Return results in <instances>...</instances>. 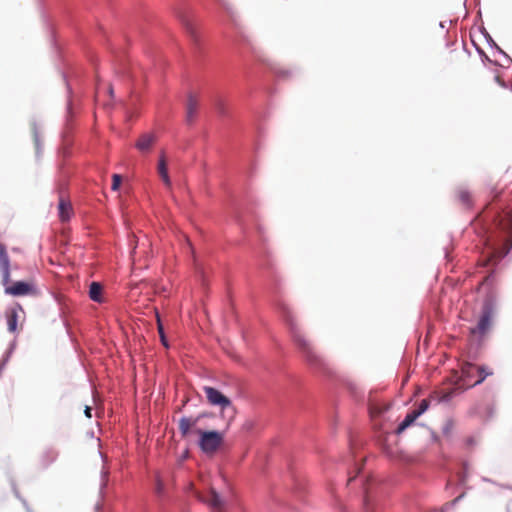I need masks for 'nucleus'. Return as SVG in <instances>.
<instances>
[{
    "instance_id": "6e6552de",
    "label": "nucleus",
    "mask_w": 512,
    "mask_h": 512,
    "mask_svg": "<svg viewBox=\"0 0 512 512\" xmlns=\"http://www.w3.org/2000/svg\"><path fill=\"white\" fill-rule=\"evenodd\" d=\"M181 23H182L186 33L190 37V39L195 44H197L199 42V33H198L197 25L194 22V20L192 18H190L189 16H182Z\"/></svg>"
},
{
    "instance_id": "6ab92c4d",
    "label": "nucleus",
    "mask_w": 512,
    "mask_h": 512,
    "mask_svg": "<svg viewBox=\"0 0 512 512\" xmlns=\"http://www.w3.org/2000/svg\"><path fill=\"white\" fill-rule=\"evenodd\" d=\"M457 198L465 206H469L471 204V194L465 189H460L457 192Z\"/></svg>"
},
{
    "instance_id": "473e14b6",
    "label": "nucleus",
    "mask_w": 512,
    "mask_h": 512,
    "mask_svg": "<svg viewBox=\"0 0 512 512\" xmlns=\"http://www.w3.org/2000/svg\"><path fill=\"white\" fill-rule=\"evenodd\" d=\"M461 497H462V495H461V496H459V497H457V498H455V499L452 501V503L454 504V503H455V502H457Z\"/></svg>"
},
{
    "instance_id": "c85d7f7f",
    "label": "nucleus",
    "mask_w": 512,
    "mask_h": 512,
    "mask_svg": "<svg viewBox=\"0 0 512 512\" xmlns=\"http://www.w3.org/2000/svg\"><path fill=\"white\" fill-rule=\"evenodd\" d=\"M91 411H92L91 407H89V406L85 407L84 413H85L86 417L91 418V416H92Z\"/></svg>"
},
{
    "instance_id": "f8f14e48",
    "label": "nucleus",
    "mask_w": 512,
    "mask_h": 512,
    "mask_svg": "<svg viewBox=\"0 0 512 512\" xmlns=\"http://www.w3.org/2000/svg\"><path fill=\"white\" fill-rule=\"evenodd\" d=\"M157 170H158V174L161 177L164 185L167 188H171L172 183H171L170 177L168 175L167 161H166V157H165L164 153H162L160 155Z\"/></svg>"
},
{
    "instance_id": "2eb2a0df",
    "label": "nucleus",
    "mask_w": 512,
    "mask_h": 512,
    "mask_svg": "<svg viewBox=\"0 0 512 512\" xmlns=\"http://www.w3.org/2000/svg\"><path fill=\"white\" fill-rule=\"evenodd\" d=\"M418 417H419V416H418L414 411H412V412L408 413V414L405 416L404 420L399 424V426H398V428H397L396 432H397L398 434H401L402 432H404V431H405L409 426H411V425L415 422V420H416Z\"/></svg>"
},
{
    "instance_id": "412c9836",
    "label": "nucleus",
    "mask_w": 512,
    "mask_h": 512,
    "mask_svg": "<svg viewBox=\"0 0 512 512\" xmlns=\"http://www.w3.org/2000/svg\"><path fill=\"white\" fill-rule=\"evenodd\" d=\"M454 428H455V421L453 419H447V420H445V422L443 424L442 432L445 436L449 437L453 433Z\"/></svg>"
},
{
    "instance_id": "9b49d317",
    "label": "nucleus",
    "mask_w": 512,
    "mask_h": 512,
    "mask_svg": "<svg viewBox=\"0 0 512 512\" xmlns=\"http://www.w3.org/2000/svg\"><path fill=\"white\" fill-rule=\"evenodd\" d=\"M156 141V137L152 133H145L141 135L135 143V147L140 152H148Z\"/></svg>"
},
{
    "instance_id": "a211bd4d",
    "label": "nucleus",
    "mask_w": 512,
    "mask_h": 512,
    "mask_svg": "<svg viewBox=\"0 0 512 512\" xmlns=\"http://www.w3.org/2000/svg\"><path fill=\"white\" fill-rule=\"evenodd\" d=\"M467 54L466 52L463 50V49H460V50H457V49H453L450 51V55H449V62L451 64H455L458 60L462 59V58H467Z\"/></svg>"
},
{
    "instance_id": "f257e3e1",
    "label": "nucleus",
    "mask_w": 512,
    "mask_h": 512,
    "mask_svg": "<svg viewBox=\"0 0 512 512\" xmlns=\"http://www.w3.org/2000/svg\"><path fill=\"white\" fill-rule=\"evenodd\" d=\"M495 308H496V296L491 291L487 294L482 310H481V316L477 322V325L475 327L470 328V334L482 338L484 337L490 330L492 326V320L495 314Z\"/></svg>"
},
{
    "instance_id": "c756f323",
    "label": "nucleus",
    "mask_w": 512,
    "mask_h": 512,
    "mask_svg": "<svg viewBox=\"0 0 512 512\" xmlns=\"http://www.w3.org/2000/svg\"><path fill=\"white\" fill-rule=\"evenodd\" d=\"M156 489H157L158 493H161L163 490V483L159 479L157 480V488Z\"/></svg>"
},
{
    "instance_id": "2f4dec72",
    "label": "nucleus",
    "mask_w": 512,
    "mask_h": 512,
    "mask_svg": "<svg viewBox=\"0 0 512 512\" xmlns=\"http://www.w3.org/2000/svg\"><path fill=\"white\" fill-rule=\"evenodd\" d=\"M495 80L502 86H504V82L501 80V77L499 75L495 76Z\"/></svg>"
},
{
    "instance_id": "9d476101",
    "label": "nucleus",
    "mask_w": 512,
    "mask_h": 512,
    "mask_svg": "<svg viewBox=\"0 0 512 512\" xmlns=\"http://www.w3.org/2000/svg\"><path fill=\"white\" fill-rule=\"evenodd\" d=\"M58 215L62 222L69 221L73 215V208L70 201L66 200L63 196L59 198Z\"/></svg>"
},
{
    "instance_id": "423d86ee",
    "label": "nucleus",
    "mask_w": 512,
    "mask_h": 512,
    "mask_svg": "<svg viewBox=\"0 0 512 512\" xmlns=\"http://www.w3.org/2000/svg\"><path fill=\"white\" fill-rule=\"evenodd\" d=\"M201 417L202 416L199 415L196 417H182L179 419L178 429L182 438L189 441L196 437L200 439L201 433L205 432L197 426Z\"/></svg>"
},
{
    "instance_id": "20e7f679",
    "label": "nucleus",
    "mask_w": 512,
    "mask_h": 512,
    "mask_svg": "<svg viewBox=\"0 0 512 512\" xmlns=\"http://www.w3.org/2000/svg\"><path fill=\"white\" fill-rule=\"evenodd\" d=\"M291 332H292V336H293L294 342L296 343L298 348L301 350V352L305 356L306 360L311 365H315V366L319 365L321 363L320 357L314 351L313 346L311 345L309 340H307L305 338V336L302 333V331L296 325H294L293 323H291Z\"/></svg>"
},
{
    "instance_id": "0eeeda50",
    "label": "nucleus",
    "mask_w": 512,
    "mask_h": 512,
    "mask_svg": "<svg viewBox=\"0 0 512 512\" xmlns=\"http://www.w3.org/2000/svg\"><path fill=\"white\" fill-rule=\"evenodd\" d=\"M203 391L210 405L220 407L221 410L233 408L231 400L218 389L211 386H204Z\"/></svg>"
},
{
    "instance_id": "f03ea898",
    "label": "nucleus",
    "mask_w": 512,
    "mask_h": 512,
    "mask_svg": "<svg viewBox=\"0 0 512 512\" xmlns=\"http://www.w3.org/2000/svg\"><path fill=\"white\" fill-rule=\"evenodd\" d=\"M0 270L2 272V284L5 286V293L12 296H24L35 293V287L32 283L18 281L12 285L10 282V271L8 258H0Z\"/></svg>"
},
{
    "instance_id": "aec40b11",
    "label": "nucleus",
    "mask_w": 512,
    "mask_h": 512,
    "mask_svg": "<svg viewBox=\"0 0 512 512\" xmlns=\"http://www.w3.org/2000/svg\"><path fill=\"white\" fill-rule=\"evenodd\" d=\"M462 375L469 378L476 372V366L469 362H464L461 366Z\"/></svg>"
},
{
    "instance_id": "39448f33",
    "label": "nucleus",
    "mask_w": 512,
    "mask_h": 512,
    "mask_svg": "<svg viewBox=\"0 0 512 512\" xmlns=\"http://www.w3.org/2000/svg\"><path fill=\"white\" fill-rule=\"evenodd\" d=\"M224 442V434L219 431H205L198 439L201 451L207 455H214Z\"/></svg>"
},
{
    "instance_id": "f3484780",
    "label": "nucleus",
    "mask_w": 512,
    "mask_h": 512,
    "mask_svg": "<svg viewBox=\"0 0 512 512\" xmlns=\"http://www.w3.org/2000/svg\"><path fill=\"white\" fill-rule=\"evenodd\" d=\"M476 373L479 375V379L476 380L471 386L481 384L487 376L493 374L491 370H486L483 366H476Z\"/></svg>"
},
{
    "instance_id": "393cba45",
    "label": "nucleus",
    "mask_w": 512,
    "mask_h": 512,
    "mask_svg": "<svg viewBox=\"0 0 512 512\" xmlns=\"http://www.w3.org/2000/svg\"><path fill=\"white\" fill-rule=\"evenodd\" d=\"M122 177L119 174H113L112 176V190L117 191L120 188Z\"/></svg>"
},
{
    "instance_id": "4be33fe9",
    "label": "nucleus",
    "mask_w": 512,
    "mask_h": 512,
    "mask_svg": "<svg viewBox=\"0 0 512 512\" xmlns=\"http://www.w3.org/2000/svg\"><path fill=\"white\" fill-rule=\"evenodd\" d=\"M56 458H57V453L53 450H49V451L45 452V454L43 456L42 463H43V465H48V464L52 463Z\"/></svg>"
},
{
    "instance_id": "bb28decb",
    "label": "nucleus",
    "mask_w": 512,
    "mask_h": 512,
    "mask_svg": "<svg viewBox=\"0 0 512 512\" xmlns=\"http://www.w3.org/2000/svg\"><path fill=\"white\" fill-rule=\"evenodd\" d=\"M157 322H158V331H159V335L161 337V341L162 343L167 346V343H166V339H165V336H164V331H163V326L160 322V318L157 317Z\"/></svg>"
},
{
    "instance_id": "ddd939ff",
    "label": "nucleus",
    "mask_w": 512,
    "mask_h": 512,
    "mask_svg": "<svg viewBox=\"0 0 512 512\" xmlns=\"http://www.w3.org/2000/svg\"><path fill=\"white\" fill-rule=\"evenodd\" d=\"M6 319L8 330L11 333H15L17 331L18 326V313L15 309H10L6 311Z\"/></svg>"
},
{
    "instance_id": "72a5a7b5",
    "label": "nucleus",
    "mask_w": 512,
    "mask_h": 512,
    "mask_svg": "<svg viewBox=\"0 0 512 512\" xmlns=\"http://www.w3.org/2000/svg\"><path fill=\"white\" fill-rule=\"evenodd\" d=\"M109 93H110V95H112V94H113V89H112V87H111V86L109 87Z\"/></svg>"
},
{
    "instance_id": "c9c22d12",
    "label": "nucleus",
    "mask_w": 512,
    "mask_h": 512,
    "mask_svg": "<svg viewBox=\"0 0 512 512\" xmlns=\"http://www.w3.org/2000/svg\"><path fill=\"white\" fill-rule=\"evenodd\" d=\"M353 478H354V477H350V478L348 479V482H351V481L353 480Z\"/></svg>"
},
{
    "instance_id": "dca6fc26",
    "label": "nucleus",
    "mask_w": 512,
    "mask_h": 512,
    "mask_svg": "<svg viewBox=\"0 0 512 512\" xmlns=\"http://www.w3.org/2000/svg\"><path fill=\"white\" fill-rule=\"evenodd\" d=\"M205 502L215 509H220L223 506V502L220 495L214 489L210 490V493L208 497L205 499Z\"/></svg>"
},
{
    "instance_id": "1a4fd4ad",
    "label": "nucleus",
    "mask_w": 512,
    "mask_h": 512,
    "mask_svg": "<svg viewBox=\"0 0 512 512\" xmlns=\"http://www.w3.org/2000/svg\"><path fill=\"white\" fill-rule=\"evenodd\" d=\"M199 101L193 94H189L186 102V121L192 123L196 118Z\"/></svg>"
},
{
    "instance_id": "f704fd0d",
    "label": "nucleus",
    "mask_w": 512,
    "mask_h": 512,
    "mask_svg": "<svg viewBox=\"0 0 512 512\" xmlns=\"http://www.w3.org/2000/svg\"><path fill=\"white\" fill-rule=\"evenodd\" d=\"M485 284V281H483L481 284H480V287H483Z\"/></svg>"
},
{
    "instance_id": "b1692460",
    "label": "nucleus",
    "mask_w": 512,
    "mask_h": 512,
    "mask_svg": "<svg viewBox=\"0 0 512 512\" xmlns=\"http://www.w3.org/2000/svg\"><path fill=\"white\" fill-rule=\"evenodd\" d=\"M457 389H451L450 391L443 392L438 398L439 402H446L449 401L453 395L456 393Z\"/></svg>"
},
{
    "instance_id": "a878e982",
    "label": "nucleus",
    "mask_w": 512,
    "mask_h": 512,
    "mask_svg": "<svg viewBox=\"0 0 512 512\" xmlns=\"http://www.w3.org/2000/svg\"><path fill=\"white\" fill-rule=\"evenodd\" d=\"M215 1L220 7H222L227 12H229L231 10V4L228 0H215Z\"/></svg>"
},
{
    "instance_id": "7c9ffc66",
    "label": "nucleus",
    "mask_w": 512,
    "mask_h": 512,
    "mask_svg": "<svg viewBox=\"0 0 512 512\" xmlns=\"http://www.w3.org/2000/svg\"><path fill=\"white\" fill-rule=\"evenodd\" d=\"M0 256H6V249L2 244H0Z\"/></svg>"
},
{
    "instance_id": "7ed1b4c3",
    "label": "nucleus",
    "mask_w": 512,
    "mask_h": 512,
    "mask_svg": "<svg viewBox=\"0 0 512 512\" xmlns=\"http://www.w3.org/2000/svg\"><path fill=\"white\" fill-rule=\"evenodd\" d=\"M495 253L506 255L512 248V212L501 221V231L493 242Z\"/></svg>"
},
{
    "instance_id": "4468645a",
    "label": "nucleus",
    "mask_w": 512,
    "mask_h": 512,
    "mask_svg": "<svg viewBox=\"0 0 512 512\" xmlns=\"http://www.w3.org/2000/svg\"><path fill=\"white\" fill-rule=\"evenodd\" d=\"M102 286L98 282H92L89 288V297L95 302H102Z\"/></svg>"
},
{
    "instance_id": "5701e85b",
    "label": "nucleus",
    "mask_w": 512,
    "mask_h": 512,
    "mask_svg": "<svg viewBox=\"0 0 512 512\" xmlns=\"http://www.w3.org/2000/svg\"><path fill=\"white\" fill-rule=\"evenodd\" d=\"M429 405H430L429 400H428V399H423V400H421V402H420V404H419V407H418L416 410H414V412H415L418 416H420V415H422L424 412H426V411H427V409L429 408Z\"/></svg>"
},
{
    "instance_id": "cd10ccee",
    "label": "nucleus",
    "mask_w": 512,
    "mask_h": 512,
    "mask_svg": "<svg viewBox=\"0 0 512 512\" xmlns=\"http://www.w3.org/2000/svg\"><path fill=\"white\" fill-rule=\"evenodd\" d=\"M217 108H218V110H219V112H220L221 114H224V112H225V108H224V104H223L221 101H219V102L217 103Z\"/></svg>"
}]
</instances>
